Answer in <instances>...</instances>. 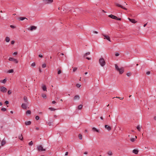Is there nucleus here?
<instances>
[{
  "label": "nucleus",
  "mask_w": 156,
  "mask_h": 156,
  "mask_svg": "<svg viewBox=\"0 0 156 156\" xmlns=\"http://www.w3.org/2000/svg\"><path fill=\"white\" fill-rule=\"evenodd\" d=\"M115 68L116 70L119 72L120 74H122L124 72V70L123 67L119 68L117 64L115 65Z\"/></svg>",
  "instance_id": "obj_1"
},
{
  "label": "nucleus",
  "mask_w": 156,
  "mask_h": 156,
  "mask_svg": "<svg viewBox=\"0 0 156 156\" xmlns=\"http://www.w3.org/2000/svg\"><path fill=\"white\" fill-rule=\"evenodd\" d=\"M99 61L100 65L102 67H103L106 64L103 58H100Z\"/></svg>",
  "instance_id": "obj_2"
},
{
  "label": "nucleus",
  "mask_w": 156,
  "mask_h": 156,
  "mask_svg": "<svg viewBox=\"0 0 156 156\" xmlns=\"http://www.w3.org/2000/svg\"><path fill=\"white\" fill-rule=\"evenodd\" d=\"M108 17L114 19H115L116 20H121V18H118L117 16L112 15V14L108 16Z\"/></svg>",
  "instance_id": "obj_3"
},
{
  "label": "nucleus",
  "mask_w": 156,
  "mask_h": 156,
  "mask_svg": "<svg viewBox=\"0 0 156 156\" xmlns=\"http://www.w3.org/2000/svg\"><path fill=\"white\" fill-rule=\"evenodd\" d=\"M37 149L39 151H46L45 149L43 148L42 146L41 145H39L37 146Z\"/></svg>",
  "instance_id": "obj_4"
},
{
  "label": "nucleus",
  "mask_w": 156,
  "mask_h": 156,
  "mask_svg": "<svg viewBox=\"0 0 156 156\" xmlns=\"http://www.w3.org/2000/svg\"><path fill=\"white\" fill-rule=\"evenodd\" d=\"M53 0H43V3L44 4H51L53 2Z\"/></svg>",
  "instance_id": "obj_5"
},
{
  "label": "nucleus",
  "mask_w": 156,
  "mask_h": 156,
  "mask_svg": "<svg viewBox=\"0 0 156 156\" xmlns=\"http://www.w3.org/2000/svg\"><path fill=\"white\" fill-rule=\"evenodd\" d=\"M7 90V89L5 87L3 86L0 87V91H1L4 93L6 92Z\"/></svg>",
  "instance_id": "obj_6"
},
{
  "label": "nucleus",
  "mask_w": 156,
  "mask_h": 156,
  "mask_svg": "<svg viewBox=\"0 0 156 156\" xmlns=\"http://www.w3.org/2000/svg\"><path fill=\"white\" fill-rule=\"evenodd\" d=\"M9 60L11 61H13L15 63H18V60L16 59H15L13 58L10 57L9 58Z\"/></svg>",
  "instance_id": "obj_7"
},
{
  "label": "nucleus",
  "mask_w": 156,
  "mask_h": 156,
  "mask_svg": "<svg viewBox=\"0 0 156 156\" xmlns=\"http://www.w3.org/2000/svg\"><path fill=\"white\" fill-rule=\"evenodd\" d=\"M28 104H27L26 103H23L21 105L22 108L25 109H27V105H28Z\"/></svg>",
  "instance_id": "obj_8"
},
{
  "label": "nucleus",
  "mask_w": 156,
  "mask_h": 156,
  "mask_svg": "<svg viewBox=\"0 0 156 156\" xmlns=\"http://www.w3.org/2000/svg\"><path fill=\"white\" fill-rule=\"evenodd\" d=\"M115 5L116 6H118L119 7H120L124 10H127V9L126 8L124 7L122 5L118 3H115Z\"/></svg>",
  "instance_id": "obj_9"
},
{
  "label": "nucleus",
  "mask_w": 156,
  "mask_h": 156,
  "mask_svg": "<svg viewBox=\"0 0 156 156\" xmlns=\"http://www.w3.org/2000/svg\"><path fill=\"white\" fill-rule=\"evenodd\" d=\"M23 100L24 102H25L26 104H29V103L28 101L27 98L26 96H24V97Z\"/></svg>",
  "instance_id": "obj_10"
},
{
  "label": "nucleus",
  "mask_w": 156,
  "mask_h": 156,
  "mask_svg": "<svg viewBox=\"0 0 156 156\" xmlns=\"http://www.w3.org/2000/svg\"><path fill=\"white\" fill-rule=\"evenodd\" d=\"M128 19L129 21L133 23H135L137 22V21H136L134 19H131L129 18H128Z\"/></svg>",
  "instance_id": "obj_11"
},
{
  "label": "nucleus",
  "mask_w": 156,
  "mask_h": 156,
  "mask_svg": "<svg viewBox=\"0 0 156 156\" xmlns=\"http://www.w3.org/2000/svg\"><path fill=\"white\" fill-rule=\"evenodd\" d=\"M102 35L105 37V38L108 41H111L110 38L109 36L108 35L103 34Z\"/></svg>",
  "instance_id": "obj_12"
},
{
  "label": "nucleus",
  "mask_w": 156,
  "mask_h": 156,
  "mask_svg": "<svg viewBox=\"0 0 156 156\" xmlns=\"http://www.w3.org/2000/svg\"><path fill=\"white\" fill-rule=\"evenodd\" d=\"M92 130L94 132H97L98 133H99L100 132V130H99V129H97L95 127H93L92 128Z\"/></svg>",
  "instance_id": "obj_13"
},
{
  "label": "nucleus",
  "mask_w": 156,
  "mask_h": 156,
  "mask_svg": "<svg viewBox=\"0 0 156 156\" xmlns=\"http://www.w3.org/2000/svg\"><path fill=\"white\" fill-rule=\"evenodd\" d=\"M105 128L107 129L108 130L110 131L111 129V127L108 126V125H105Z\"/></svg>",
  "instance_id": "obj_14"
},
{
  "label": "nucleus",
  "mask_w": 156,
  "mask_h": 156,
  "mask_svg": "<svg viewBox=\"0 0 156 156\" xmlns=\"http://www.w3.org/2000/svg\"><path fill=\"white\" fill-rule=\"evenodd\" d=\"M37 27L35 26H31L30 27V30L31 31H33L34 30L36 29Z\"/></svg>",
  "instance_id": "obj_15"
},
{
  "label": "nucleus",
  "mask_w": 156,
  "mask_h": 156,
  "mask_svg": "<svg viewBox=\"0 0 156 156\" xmlns=\"http://www.w3.org/2000/svg\"><path fill=\"white\" fill-rule=\"evenodd\" d=\"M80 97L79 95H76L74 96L73 99L74 100H79L80 99Z\"/></svg>",
  "instance_id": "obj_16"
},
{
  "label": "nucleus",
  "mask_w": 156,
  "mask_h": 156,
  "mask_svg": "<svg viewBox=\"0 0 156 156\" xmlns=\"http://www.w3.org/2000/svg\"><path fill=\"white\" fill-rule=\"evenodd\" d=\"M139 151L138 150L134 149L133 150V152L135 154H137Z\"/></svg>",
  "instance_id": "obj_17"
},
{
  "label": "nucleus",
  "mask_w": 156,
  "mask_h": 156,
  "mask_svg": "<svg viewBox=\"0 0 156 156\" xmlns=\"http://www.w3.org/2000/svg\"><path fill=\"white\" fill-rule=\"evenodd\" d=\"M31 122L30 121H26L25 122V125L26 126L30 125L31 124Z\"/></svg>",
  "instance_id": "obj_18"
},
{
  "label": "nucleus",
  "mask_w": 156,
  "mask_h": 156,
  "mask_svg": "<svg viewBox=\"0 0 156 156\" xmlns=\"http://www.w3.org/2000/svg\"><path fill=\"white\" fill-rule=\"evenodd\" d=\"M6 143V142L4 139H3L1 142V145L2 146H4Z\"/></svg>",
  "instance_id": "obj_19"
},
{
  "label": "nucleus",
  "mask_w": 156,
  "mask_h": 156,
  "mask_svg": "<svg viewBox=\"0 0 156 156\" xmlns=\"http://www.w3.org/2000/svg\"><path fill=\"white\" fill-rule=\"evenodd\" d=\"M18 138L19 139L21 140H23V138L22 134L19 136Z\"/></svg>",
  "instance_id": "obj_20"
},
{
  "label": "nucleus",
  "mask_w": 156,
  "mask_h": 156,
  "mask_svg": "<svg viewBox=\"0 0 156 156\" xmlns=\"http://www.w3.org/2000/svg\"><path fill=\"white\" fill-rule=\"evenodd\" d=\"M19 19H20V20H21L22 21L23 20H24L25 19L27 20V19L25 17H20L19 18Z\"/></svg>",
  "instance_id": "obj_21"
},
{
  "label": "nucleus",
  "mask_w": 156,
  "mask_h": 156,
  "mask_svg": "<svg viewBox=\"0 0 156 156\" xmlns=\"http://www.w3.org/2000/svg\"><path fill=\"white\" fill-rule=\"evenodd\" d=\"M5 41L7 42H9L10 41V38L8 37H5Z\"/></svg>",
  "instance_id": "obj_22"
},
{
  "label": "nucleus",
  "mask_w": 156,
  "mask_h": 156,
  "mask_svg": "<svg viewBox=\"0 0 156 156\" xmlns=\"http://www.w3.org/2000/svg\"><path fill=\"white\" fill-rule=\"evenodd\" d=\"M6 79H4V80H1L0 81L2 83H6Z\"/></svg>",
  "instance_id": "obj_23"
},
{
  "label": "nucleus",
  "mask_w": 156,
  "mask_h": 156,
  "mask_svg": "<svg viewBox=\"0 0 156 156\" xmlns=\"http://www.w3.org/2000/svg\"><path fill=\"white\" fill-rule=\"evenodd\" d=\"M42 89L43 90L46 91L47 88L45 85H44L42 87Z\"/></svg>",
  "instance_id": "obj_24"
},
{
  "label": "nucleus",
  "mask_w": 156,
  "mask_h": 156,
  "mask_svg": "<svg viewBox=\"0 0 156 156\" xmlns=\"http://www.w3.org/2000/svg\"><path fill=\"white\" fill-rule=\"evenodd\" d=\"M79 139L80 140H81L82 139V135H81V134H79Z\"/></svg>",
  "instance_id": "obj_25"
},
{
  "label": "nucleus",
  "mask_w": 156,
  "mask_h": 156,
  "mask_svg": "<svg viewBox=\"0 0 156 156\" xmlns=\"http://www.w3.org/2000/svg\"><path fill=\"white\" fill-rule=\"evenodd\" d=\"M82 107H83V105H80L78 106V108L79 110H80L82 109Z\"/></svg>",
  "instance_id": "obj_26"
},
{
  "label": "nucleus",
  "mask_w": 156,
  "mask_h": 156,
  "mask_svg": "<svg viewBox=\"0 0 156 156\" xmlns=\"http://www.w3.org/2000/svg\"><path fill=\"white\" fill-rule=\"evenodd\" d=\"M14 72V70L13 69H11L9 70L8 71V73H13Z\"/></svg>",
  "instance_id": "obj_27"
},
{
  "label": "nucleus",
  "mask_w": 156,
  "mask_h": 156,
  "mask_svg": "<svg viewBox=\"0 0 156 156\" xmlns=\"http://www.w3.org/2000/svg\"><path fill=\"white\" fill-rule=\"evenodd\" d=\"M90 53L89 52H87L86 53H85V54H84L83 57H86L87 55H90Z\"/></svg>",
  "instance_id": "obj_28"
},
{
  "label": "nucleus",
  "mask_w": 156,
  "mask_h": 156,
  "mask_svg": "<svg viewBox=\"0 0 156 156\" xmlns=\"http://www.w3.org/2000/svg\"><path fill=\"white\" fill-rule=\"evenodd\" d=\"M42 96L44 98H47L46 95L44 94H42Z\"/></svg>",
  "instance_id": "obj_29"
},
{
  "label": "nucleus",
  "mask_w": 156,
  "mask_h": 156,
  "mask_svg": "<svg viewBox=\"0 0 156 156\" xmlns=\"http://www.w3.org/2000/svg\"><path fill=\"white\" fill-rule=\"evenodd\" d=\"M31 113V112L30 111V110H27L26 112V114H30Z\"/></svg>",
  "instance_id": "obj_30"
},
{
  "label": "nucleus",
  "mask_w": 156,
  "mask_h": 156,
  "mask_svg": "<svg viewBox=\"0 0 156 156\" xmlns=\"http://www.w3.org/2000/svg\"><path fill=\"white\" fill-rule=\"evenodd\" d=\"M57 70H58V74H60L61 73H62L61 71L60 70H59V68L57 69Z\"/></svg>",
  "instance_id": "obj_31"
},
{
  "label": "nucleus",
  "mask_w": 156,
  "mask_h": 156,
  "mask_svg": "<svg viewBox=\"0 0 156 156\" xmlns=\"http://www.w3.org/2000/svg\"><path fill=\"white\" fill-rule=\"evenodd\" d=\"M136 128L138 130V131H140V127L139 125H138L136 127Z\"/></svg>",
  "instance_id": "obj_32"
},
{
  "label": "nucleus",
  "mask_w": 156,
  "mask_h": 156,
  "mask_svg": "<svg viewBox=\"0 0 156 156\" xmlns=\"http://www.w3.org/2000/svg\"><path fill=\"white\" fill-rule=\"evenodd\" d=\"M119 98V99H120V100H123V98H121V97H114L113 98Z\"/></svg>",
  "instance_id": "obj_33"
},
{
  "label": "nucleus",
  "mask_w": 156,
  "mask_h": 156,
  "mask_svg": "<svg viewBox=\"0 0 156 156\" xmlns=\"http://www.w3.org/2000/svg\"><path fill=\"white\" fill-rule=\"evenodd\" d=\"M130 140L132 142H133L135 140V138H131L130 139Z\"/></svg>",
  "instance_id": "obj_34"
},
{
  "label": "nucleus",
  "mask_w": 156,
  "mask_h": 156,
  "mask_svg": "<svg viewBox=\"0 0 156 156\" xmlns=\"http://www.w3.org/2000/svg\"><path fill=\"white\" fill-rule=\"evenodd\" d=\"M131 75V73H126V75L128 77H129Z\"/></svg>",
  "instance_id": "obj_35"
},
{
  "label": "nucleus",
  "mask_w": 156,
  "mask_h": 156,
  "mask_svg": "<svg viewBox=\"0 0 156 156\" xmlns=\"http://www.w3.org/2000/svg\"><path fill=\"white\" fill-rule=\"evenodd\" d=\"M108 154L110 155H112V152L111 151H109L108 152Z\"/></svg>",
  "instance_id": "obj_36"
},
{
  "label": "nucleus",
  "mask_w": 156,
  "mask_h": 156,
  "mask_svg": "<svg viewBox=\"0 0 156 156\" xmlns=\"http://www.w3.org/2000/svg\"><path fill=\"white\" fill-rule=\"evenodd\" d=\"M77 67H75L73 68V72H75L77 70Z\"/></svg>",
  "instance_id": "obj_37"
},
{
  "label": "nucleus",
  "mask_w": 156,
  "mask_h": 156,
  "mask_svg": "<svg viewBox=\"0 0 156 156\" xmlns=\"http://www.w3.org/2000/svg\"><path fill=\"white\" fill-rule=\"evenodd\" d=\"M1 110L2 111H5L6 110V109L4 108H2Z\"/></svg>",
  "instance_id": "obj_38"
},
{
  "label": "nucleus",
  "mask_w": 156,
  "mask_h": 156,
  "mask_svg": "<svg viewBox=\"0 0 156 156\" xmlns=\"http://www.w3.org/2000/svg\"><path fill=\"white\" fill-rule=\"evenodd\" d=\"M49 109L51 111H54L56 109L52 108H49Z\"/></svg>",
  "instance_id": "obj_39"
},
{
  "label": "nucleus",
  "mask_w": 156,
  "mask_h": 156,
  "mask_svg": "<svg viewBox=\"0 0 156 156\" xmlns=\"http://www.w3.org/2000/svg\"><path fill=\"white\" fill-rule=\"evenodd\" d=\"M36 64L34 62H33L31 65V66L32 67H34L35 66Z\"/></svg>",
  "instance_id": "obj_40"
},
{
  "label": "nucleus",
  "mask_w": 156,
  "mask_h": 156,
  "mask_svg": "<svg viewBox=\"0 0 156 156\" xmlns=\"http://www.w3.org/2000/svg\"><path fill=\"white\" fill-rule=\"evenodd\" d=\"M39 118L40 117L38 116H36L35 117V119L37 120H39Z\"/></svg>",
  "instance_id": "obj_41"
},
{
  "label": "nucleus",
  "mask_w": 156,
  "mask_h": 156,
  "mask_svg": "<svg viewBox=\"0 0 156 156\" xmlns=\"http://www.w3.org/2000/svg\"><path fill=\"white\" fill-rule=\"evenodd\" d=\"M33 144V142L32 141H31L29 143V145L31 146Z\"/></svg>",
  "instance_id": "obj_42"
},
{
  "label": "nucleus",
  "mask_w": 156,
  "mask_h": 156,
  "mask_svg": "<svg viewBox=\"0 0 156 156\" xmlns=\"http://www.w3.org/2000/svg\"><path fill=\"white\" fill-rule=\"evenodd\" d=\"M42 67L43 68H44L46 67V64H42Z\"/></svg>",
  "instance_id": "obj_43"
},
{
  "label": "nucleus",
  "mask_w": 156,
  "mask_h": 156,
  "mask_svg": "<svg viewBox=\"0 0 156 156\" xmlns=\"http://www.w3.org/2000/svg\"><path fill=\"white\" fill-rule=\"evenodd\" d=\"M119 55V54L118 52H116L115 54V56H118Z\"/></svg>",
  "instance_id": "obj_44"
},
{
  "label": "nucleus",
  "mask_w": 156,
  "mask_h": 156,
  "mask_svg": "<svg viewBox=\"0 0 156 156\" xmlns=\"http://www.w3.org/2000/svg\"><path fill=\"white\" fill-rule=\"evenodd\" d=\"M11 93L12 92L10 90H9L8 92V94L9 95L10 94H11Z\"/></svg>",
  "instance_id": "obj_45"
},
{
  "label": "nucleus",
  "mask_w": 156,
  "mask_h": 156,
  "mask_svg": "<svg viewBox=\"0 0 156 156\" xmlns=\"http://www.w3.org/2000/svg\"><path fill=\"white\" fill-rule=\"evenodd\" d=\"M47 123L49 126H51V122H47Z\"/></svg>",
  "instance_id": "obj_46"
},
{
  "label": "nucleus",
  "mask_w": 156,
  "mask_h": 156,
  "mask_svg": "<svg viewBox=\"0 0 156 156\" xmlns=\"http://www.w3.org/2000/svg\"><path fill=\"white\" fill-rule=\"evenodd\" d=\"M81 86V85L79 84H76V86L78 87V88H79Z\"/></svg>",
  "instance_id": "obj_47"
},
{
  "label": "nucleus",
  "mask_w": 156,
  "mask_h": 156,
  "mask_svg": "<svg viewBox=\"0 0 156 156\" xmlns=\"http://www.w3.org/2000/svg\"><path fill=\"white\" fill-rule=\"evenodd\" d=\"M150 71H147L146 73V74L147 75H149L150 74Z\"/></svg>",
  "instance_id": "obj_48"
},
{
  "label": "nucleus",
  "mask_w": 156,
  "mask_h": 156,
  "mask_svg": "<svg viewBox=\"0 0 156 156\" xmlns=\"http://www.w3.org/2000/svg\"><path fill=\"white\" fill-rule=\"evenodd\" d=\"M10 27L12 28H15V27L14 26H13V25H11L10 26Z\"/></svg>",
  "instance_id": "obj_49"
},
{
  "label": "nucleus",
  "mask_w": 156,
  "mask_h": 156,
  "mask_svg": "<svg viewBox=\"0 0 156 156\" xmlns=\"http://www.w3.org/2000/svg\"><path fill=\"white\" fill-rule=\"evenodd\" d=\"M5 103L6 105H7V104H9V101H5Z\"/></svg>",
  "instance_id": "obj_50"
},
{
  "label": "nucleus",
  "mask_w": 156,
  "mask_h": 156,
  "mask_svg": "<svg viewBox=\"0 0 156 156\" xmlns=\"http://www.w3.org/2000/svg\"><path fill=\"white\" fill-rule=\"evenodd\" d=\"M14 43H15V41H12L11 42V44H14Z\"/></svg>",
  "instance_id": "obj_51"
},
{
  "label": "nucleus",
  "mask_w": 156,
  "mask_h": 156,
  "mask_svg": "<svg viewBox=\"0 0 156 156\" xmlns=\"http://www.w3.org/2000/svg\"><path fill=\"white\" fill-rule=\"evenodd\" d=\"M18 53L17 51L13 53V55H16Z\"/></svg>",
  "instance_id": "obj_52"
},
{
  "label": "nucleus",
  "mask_w": 156,
  "mask_h": 156,
  "mask_svg": "<svg viewBox=\"0 0 156 156\" xmlns=\"http://www.w3.org/2000/svg\"><path fill=\"white\" fill-rule=\"evenodd\" d=\"M38 56L40 58H42L43 57V56L41 55H39Z\"/></svg>",
  "instance_id": "obj_53"
},
{
  "label": "nucleus",
  "mask_w": 156,
  "mask_h": 156,
  "mask_svg": "<svg viewBox=\"0 0 156 156\" xmlns=\"http://www.w3.org/2000/svg\"><path fill=\"white\" fill-rule=\"evenodd\" d=\"M86 58L88 60H90L91 59V58L89 57H86Z\"/></svg>",
  "instance_id": "obj_54"
},
{
  "label": "nucleus",
  "mask_w": 156,
  "mask_h": 156,
  "mask_svg": "<svg viewBox=\"0 0 156 156\" xmlns=\"http://www.w3.org/2000/svg\"><path fill=\"white\" fill-rule=\"evenodd\" d=\"M93 32L94 33H95L96 34H98V32L96 31H94Z\"/></svg>",
  "instance_id": "obj_55"
},
{
  "label": "nucleus",
  "mask_w": 156,
  "mask_h": 156,
  "mask_svg": "<svg viewBox=\"0 0 156 156\" xmlns=\"http://www.w3.org/2000/svg\"><path fill=\"white\" fill-rule=\"evenodd\" d=\"M56 103V101H53L52 102V103L53 104H55V103Z\"/></svg>",
  "instance_id": "obj_56"
},
{
  "label": "nucleus",
  "mask_w": 156,
  "mask_h": 156,
  "mask_svg": "<svg viewBox=\"0 0 156 156\" xmlns=\"http://www.w3.org/2000/svg\"><path fill=\"white\" fill-rule=\"evenodd\" d=\"M68 154V152H67L66 153L65 155H67Z\"/></svg>",
  "instance_id": "obj_57"
},
{
  "label": "nucleus",
  "mask_w": 156,
  "mask_h": 156,
  "mask_svg": "<svg viewBox=\"0 0 156 156\" xmlns=\"http://www.w3.org/2000/svg\"><path fill=\"white\" fill-rule=\"evenodd\" d=\"M147 23H146V24H145L144 25V27H145L146 26V25H147Z\"/></svg>",
  "instance_id": "obj_58"
},
{
  "label": "nucleus",
  "mask_w": 156,
  "mask_h": 156,
  "mask_svg": "<svg viewBox=\"0 0 156 156\" xmlns=\"http://www.w3.org/2000/svg\"><path fill=\"white\" fill-rule=\"evenodd\" d=\"M36 130H38L39 129V128L38 127H36Z\"/></svg>",
  "instance_id": "obj_59"
},
{
  "label": "nucleus",
  "mask_w": 156,
  "mask_h": 156,
  "mask_svg": "<svg viewBox=\"0 0 156 156\" xmlns=\"http://www.w3.org/2000/svg\"><path fill=\"white\" fill-rule=\"evenodd\" d=\"M154 119L155 120H156V116H154Z\"/></svg>",
  "instance_id": "obj_60"
},
{
  "label": "nucleus",
  "mask_w": 156,
  "mask_h": 156,
  "mask_svg": "<svg viewBox=\"0 0 156 156\" xmlns=\"http://www.w3.org/2000/svg\"><path fill=\"white\" fill-rule=\"evenodd\" d=\"M84 154H87V151H85L84 152Z\"/></svg>",
  "instance_id": "obj_61"
},
{
  "label": "nucleus",
  "mask_w": 156,
  "mask_h": 156,
  "mask_svg": "<svg viewBox=\"0 0 156 156\" xmlns=\"http://www.w3.org/2000/svg\"><path fill=\"white\" fill-rule=\"evenodd\" d=\"M39 71L40 73H41L42 71L40 68L39 69Z\"/></svg>",
  "instance_id": "obj_62"
},
{
  "label": "nucleus",
  "mask_w": 156,
  "mask_h": 156,
  "mask_svg": "<svg viewBox=\"0 0 156 156\" xmlns=\"http://www.w3.org/2000/svg\"><path fill=\"white\" fill-rule=\"evenodd\" d=\"M100 119H102V120H103V117H102V116H101V117H100Z\"/></svg>",
  "instance_id": "obj_63"
},
{
  "label": "nucleus",
  "mask_w": 156,
  "mask_h": 156,
  "mask_svg": "<svg viewBox=\"0 0 156 156\" xmlns=\"http://www.w3.org/2000/svg\"><path fill=\"white\" fill-rule=\"evenodd\" d=\"M10 112L11 113V114H13V112L12 111H11Z\"/></svg>",
  "instance_id": "obj_64"
}]
</instances>
